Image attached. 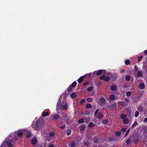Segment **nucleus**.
<instances>
[{"instance_id":"ddd939ff","label":"nucleus","mask_w":147,"mask_h":147,"mask_svg":"<svg viewBox=\"0 0 147 147\" xmlns=\"http://www.w3.org/2000/svg\"><path fill=\"white\" fill-rule=\"evenodd\" d=\"M126 115L124 114H122L120 115L121 118L123 120L126 118Z\"/></svg>"},{"instance_id":"4d7b16f0","label":"nucleus","mask_w":147,"mask_h":147,"mask_svg":"<svg viewBox=\"0 0 147 147\" xmlns=\"http://www.w3.org/2000/svg\"><path fill=\"white\" fill-rule=\"evenodd\" d=\"M69 118V116H68V115H66L65 117V119H68Z\"/></svg>"},{"instance_id":"c85d7f7f","label":"nucleus","mask_w":147,"mask_h":147,"mask_svg":"<svg viewBox=\"0 0 147 147\" xmlns=\"http://www.w3.org/2000/svg\"><path fill=\"white\" fill-rule=\"evenodd\" d=\"M76 145V144L74 142H72L70 146V147H75Z\"/></svg>"},{"instance_id":"bf43d9fd","label":"nucleus","mask_w":147,"mask_h":147,"mask_svg":"<svg viewBox=\"0 0 147 147\" xmlns=\"http://www.w3.org/2000/svg\"><path fill=\"white\" fill-rule=\"evenodd\" d=\"M125 71V70L124 69H123V70H122L121 71V72L122 73H123Z\"/></svg>"},{"instance_id":"c756f323","label":"nucleus","mask_w":147,"mask_h":147,"mask_svg":"<svg viewBox=\"0 0 147 147\" xmlns=\"http://www.w3.org/2000/svg\"><path fill=\"white\" fill-rule=\"evenodd\" d=\"M49 135L50 137H52L55 135V133L53 132H51L49 133Z\"/></svg>"},{"instance_id":"3c124183","label":"nucleus","mask_w":147,"mask_h":147,"mask_svg":"<svg viewBox=\"0 0 147 147\" xmlns=\"http://www.w3.org/2000/svg\"><path fill=\"white\" fill-rule=\"evenodd\" d=\"M60 128L63 129H64L65 128V125H64L63 126L60 127Z\"/></svg>"},{"instance_id":"cd10ccee","label":"nucleus","mask_w":147,"mask_h":147,"mask_svg":"<svg viewBox=\"0 0 147 147\" xmlns=\"http://www.w3.org/2000/svg\"><path fill=\"white\" fill-rule=\"evenodd\" d=\"M130 61L129 60H126L125 61V63L126 65H128L130 64Z\"/></svg>"},{"instance_id":"2eb2a0df","label":"nucleus","mask_w":147,"mask_h":147,"mask_svg":"<svg viewBox=\"0 0 147 147\" xmlns=\"http://www.w3.org/2000/svg\"><path fill=\"white\" fill-rule=\"evenodd\" d=\"M103 70H99L97 71V72L96 73V75L97 76H99L102 73V71H103Z\"/></svg>"},{"instance_id":"a19ab883","label":"nucleus","mask_w":147,"mask_h":147,"mask_svg":"<svg viewBox=\"0 0 147 147\" xmlns=\"http://www.w3.org/2000/svg\"><path fill=\"white\" fill-rule=\"evenodd\" d=\"M7 144L8 145V147H12V144L11 143H8V142H7Z\"/></svg>"},{"instance_id":"37998d69","label":"nucleus","mask_w":147,"mask_h":147,"mask_svg":"<svg viewBox=\"0 0 147 147\" xmlns=\"http://www.w3.org/2000/svg\"><path fill=\"white\" fill-rule=\"evenodd\" d=\"M127 129L126 128H123L121 129V131L123 132H125V131Z\"/></svg>"},{"instance_id":"72a5a7b5","label":"nucleus","mask_w":147,"mask_h":147,"mask_svg":"<svg viewBox=\"0 0 147 147\" xmlns=\"http://www.w3.org/2000/svg\"><path fill=\"white\" fill-rule=\"evenodd\" d=\"M67 89V91H68V92H69L72 90V88L71 86H69L68 88Z\"/></svg>"},{"instance_id":"49530a36","label":"nucleus","mask_w":147,"mask_h":147,"mask_svg":"<svg viewBox=\"0 0 147 147\" xmlns=\"http://www.w3.org/2000/svg\"><path fill=\"white\" fill-rule=\"evenodd\" d=\"M99 111V109H97L95 112L94 115H96L97 114V113L98 112V111Z\"/></svg>"},{"instance_id":"473e14b6","label":"nucleus","mask_w":147,"mask_h":147,"mask_svg":"<svg viewBox=\"0 0 147 147\" xmlns=\"http://www.w3.org/2000/svg\"><path fill=\"white\" fill-rule=\"evenodd\" d=\"M93 87L92 86H90L88 87L87 88V90L89 91H90L92 90Z\"/></svg>"},{"instance_id":"a878e982","label":"nucleus","mask_w":147,"mask_h":147,"mask_svg":"<svg viewBox=\"0 0 147 147\" xmlns=\"http://www.w3.org/2000/svg\"><path fill=\"white\" fill-rule=\"evenodd\" d=\"M17 134L18 136L20 137L22 136L23 133L22 132H19Z\"/></svg>"},{"instance_id":"2f4dec72","label":"nucleus","mask_w":147,"mask_h":147,"mask_svg":"<svg viewBox=\"0 0 147 147\" xmlns=\"http://www.w3.org/2000/svg\"><path fill=\"white\" fill-rule=\"evenodd\" d=\"M77 84V83L76 82H73L72 84V86L73 87H75Z\"/></svg>"},{"instance_id":"9b49d317","label":"nucleus","mask_w":147,"mask_h":147,"mask_svg":"<svg viewBox=\"0 0 147 147\" xmlns=\"http://www.w3.org/2000/svg\"><path fill=\"white\" fill-rule=\"evenodd\" d=\"M142 76V73L141 71L138 72L137 74V76L138 77H141Z\"/></svg>"},{"instance_id":"412c9836","label":"nucleus","mask_w":147,"mask_h":147,"mask_svg":"<svg viewBox=\"0 0 147 147\" xmlns=\"http://www.w3.org/2000/svg\"><path fill=\"white\" fill-rule=\"evenodd\" d=\"M138 110L140 111H142L143 110V108L142 106H139L138 107Z\"/></svg>"},{"instance_id":"a211bd4d","label":"nucleus","mask_w":147,"mask_h":147,"mask_svg":"<svg viewBox=\"0 0 147 147\" xmlns=\"http://www.w3.org/2000/svg\"><path fill=\"white\" fill-rule=\"evenodd\" d=\"M86 100L88 102H91L93 101V99L92 98L89 97Z\"/></svg>"},{"instance_id":"5fc2aeb1","label":"nucleus","mask_w":147,"mask_h":147,"mask_svg":"<svg viewBox=\"0 0 147 147\" xmlns=\"http://www.w3.org/2000/svg\"><path fill=\"white\" fill-rule=\"evenodd\" d=\"M49 147H54V146L53 145L51 144L49 145Z\"/></svg>"},{"instance_id":"6e6d98bb","label":"nucleus","mask_w":147,"mask_h":147,"mask_svg":"<svg viewBox=\"0 0 147 147\" xmlns=\"http://www.w3.org/2000/svg\"><path fill=\"white\" fill-rule=\"evenodd\" d=\"M144 53L145 54H147V50H146L144 51Z\"/></svg>"},{"instance_id":"f3484780","label":"nucleus","mask_w":147,"mask_h":147,"mask_svg":"<svg viewBox=\"0 0 147 147\" xmlns=\"http://www.w3.org/2000/svg\"><path fill=\"white\" fill-rule=\"evenodd\" d=\"M36 142L37 140L36 139H34L31 140L32 143L33 145L36 144Z\"/></svg>"},{"instance_id":"393cba45","label":"nucleus","mask_w":147,"mask_h":147,"mask_svg":"<svg viewBox=\"0 0 147 147\" xmlns=\"http://www.w3.org/2000/svg\"><path fill=\"white\" fill-rule=\"evenodd\" d=\"M131 94V93L130 92H129V91L127 92H126V96H127L129 97L130 96V95Z\"/></svg>"},{"instance_id":"f704fd0d","label":"nucleus","mask_w":147,"mask_h":147,"mask_svg":"<svg viewBox=\"0 0 147 147\" xmlns=\"http://www.w3.org/2000/svg\"><path fill=\"white\" fill-rule=\"evenodd\" d=\"M28 134L27 135V137L28 138H29L31 136V133L30 132H28Z\"/></svg>"},{"instance_id":"f8f14e48","label":"nucleus","mask_w":147,"mask_h":147,"mask_svg":"<svg viewBox=\"0 0 147 147\" xmlns=\"http://www.w3.org/2000/svg\"><path fill=\"white\" fill-rule=\"evenodd\" d=\"M49 115V113L48 112H43L42 115L43 117H46Z\"/></svg>"},{"instance_id":"603ef678","label":"nucleus","mask_w":147,"mask_h":147,"mask_svg":"<svg viewBox=\"0 0 147 147\" xmlns=\"http://www.w3.org/2000/svg\"><path fill=\"white\" fill-rule=\"evenodd\" d=\"M134 68L135 70H137L138 69V67L136 65H135L134 66Z\"/></svg>"},{"instance_id":"680f3d73","label":"nucleus","mask_w":147,"mask_h":147,"mask_svg":"<svg viewBox=\"0 0 147 147\" xmlns=\"http://www.w3.org/2000/svg\"><path fill=\"white\" fill-rule=\"evenodd\" d=\"M94 147H96V146H94Z\"/></svg>"},{"instance_id":"8fccbe9b","label":"nucleus","mask_w":147,"mask_h":147,"mask_svg":"<svg viewBox=\"0 0 147 147\" xmlns=\"http://www.w3.org/2000/svg\"><path fill=\"white\" fill-rule=\"evenodd\" d=\"M144 122H147V118H144Z\"/></svg>"},{"instance_id":"423d86ee","label":"nucleus","mask_w":147,"mask_h":147,"mask_svg":"<svg viewBox=\"0 0 147 147\" xmlns=\"http://www.w3.org/2000/svg\"><path fill=\"white\" fill-rule=\"evenodd\" d=\"M145 87V85L143 83H141L139 85V88L141 89H143Z\"/></svg>"},{"instance_id":"09e8293b","label":"nucleus","mask_w":147,"mask_h":147,"mask_svg":"<svg viewBox=\"0 0 147 147\" xmlns=\"http://www.w3.org/2000/svg\"><path fill=\"white\" fill-rule=\"evenodd\" d=\"M89 83V82H85L84 83V84L85 85H88Z\"/></svg>"},{"instance_id":"f03ea898","label":"nucleus","mask_w":147,"mask_h":147,"mask_svg":"<svg viewBox=\"0 0 147 147\" xmlns=\"http://www.w3.org/2000/svg\"><path fill=\"white\" fill-rule=\"evenodd\" d=\"M100 79L104 80L105 81H108L110 79L109 77H106L105 75H103L100 77Z\"/></svg>"},{"instance_id":"b1692460","label":"nucleus","mask_w":147,"mask_h":147,"mask_svg":"<svg viewBox=\"0 0 147 147\" xmlns=\"http://www.w3.org/2000/svg\"><path fill=\"white\" fill-rule=\"evenodd\" d=\"M137 124H138V123L136 122V121L132 125L131 128H132L134 127H135L136 126V125H137Z\"/></svg>"},{"instance_id":"bb28decb","label":"nucleus","mask_w":147,"mask_h":147,"mask_svg":"<svg viewBox=\"0 0 147 147\" xmlns=\"http://www.w3.org/2000/svg\"><path fill=\"white\" fill-rule=\"evenodd\" d=\"M94 123L91 122L89 123L88 126L89 127H92L94 126Z\"/></svg>"},{"instance_id":"aec40b11","label":"nucleus","mask_w":147,"mask_h":147,"mask_svg":"<svg viewBox=\"0 0 147 147\" xmlns=\"http://www.w3.org/2000/svg\"><path fill=\"white\" fill-rule=\"evenodd\" d=\"M71 98H74L76 96V93L74 92L72 93L71 95Z\"/></svg>"},{"instance_id":"6ab92c4d","label":"nucleus","mask_w":147,"mask_h":147,"mask_svg":"<svg viewBox=\"0 0 147 147\" xmlns=\"http://www.w3.org/2000/svg\"><path fill=\"white\" fill-rule=\"evenodd\" d=\"M131 78V76L129 75H127L125 77V80L127 81L129 80Z\"/></svg>"},{"instance_id":"c9c22d12","label":"nucleus","mask_w":147,"mask_h":147,"mask_svg":"<svg viewBox=\"0 0 147 147\" xmlns=\"http://www.w3.org/2000/svg\"><path fill=\"white\" fill-rule=\"evenodd\" d=\"M108 121L107 120H103L102 121V123L105 124H106L107 123H108Z\"/></svg>"},{"instance_id":"a18cd8bd","label":"nucleus","mask_w":147,"mask_h":147,"mask_svg":"<svg viewBox=\"0 0 147 147\" xmlns=\"http://www.w3.org/2000/svg\"><path fill=\"white\" fill-rule=\"evenodd\" d=\"M85 99H82L80 101V103L81 104H82L84 102Z\"/></svg>"},{"instance_id":"052dcab7","label":"nucleus","mask_w":147,"mask_h":147,"mask_svg":"<svg viewBox=\"0 0 147 147\" xmlns=\"http://www.w3.org/2000/svg\"><path fill=\"white\" fill-rule=\"evenodd\" d=\"M66 122H67V124H69V123L67 121V120H66Z\"/></svg>"},{"instance_id":"4be33fe9","label":"nucleus","mask_w":147,"mask_h":147,"mask_svg":"<svg viewBox=\"0 0 147 147\" xmlns=\"http://www.w3.org/2000/svg\"><path fill=\"white\" fill-rule=\"evenodd\" d=\"M84 120L83 119L81 118L79 119L78 122L79 123H82L84 122Z\"/></svg>"},{"instance_id":"9d476101","label":"nucleus","mask_w":147,"mask_h":147,"mask_svg":"<svg viewBox=\"0 0 147 147\" xmlns=\"http://www.w3.org/2000/svg\"><path fill=\"white\" fill-rule=\"evenodd\" d=\"M100 102L102 104H103L105 102V99L104 98H101L100 100Z\"/></svg>"},{"instance_id":"de8ad7c7","label":"nucleus","mask_w":147,"mask_h":147,"mask_svg":"<svg viewBox=\"0 0 147 147\" xmlns=\"http://www.w3.org/2000/svg\"><path fill=\"white\" fill-rule=\"evenodd\" d=\"M98 140L97 139L94 138V142L95 143H97L98 142Z\"/></svg>"},{"instance_id":"5701e85b","label":"nucleus","mask_w":147,"mask_h":147,"mask_svg":"<svg viewBox=\"0 0 147 147\" xmlns=\"http://www.w3.org/2000/svg\"><path fill=\"white\" fill-rule=\"evenodd\" d=\"M92 107V105L90 104H88L86 106V107L87 108H90Z\"/></svg>"},{"instance_id":"39448f33","label":"nucleus","mask_w":147,"mask_h":147,"mask_svg":"<svg viewBox=\"0 0 147 147\" xmlns=\"http://www.w3.org/2000/svg\"><path fill=\"white\" fill-rule=\"evenodd\" d=\"M60 104H61V100L59 99L58 101L57 106V110H59L60 109Z\"/></svg>"},{"instance_id":"20e7f679","label":"nucleus","mask_w":147,"mask_h":147,"mask_svg":"<svg viewBox=\"0 0 147 147\" xmlns=\"http://www.w3.org/2000/svg\"><path fill=\"white\" fill-rule=\"evenodd\" d=\"M61 106L62 107V108L64 110H66L67 109L68 106L67 104L65 103L61 105Z\"/></svg>"},{"instance_id":"e433bc0d","label":"nucleus","mask_w":147,"mask_h":147,"mask_svg":"<svg viewBox=\"0 0 147 147\" xmlns=\"http://www.w3.org/2000/svg\"><path fill=\"white\" fill-rule=\"evenodd\" d=\"M71 133V131L70 130H68L67 132V135H69Z\"/></svg>"},{"instance_id":"0eeeda50","label":"nucleus","mask_w":147,"mask_h":147,"mask_svg":"<svg viewBox=\"0 0 147 147\" xmlns=\"http://www.w3.org/2000/svg\"><path fill=\"white\" fill-rule=\"evenodd\" d=\"M117 88L116 86L113 85L111 87V90L113 91H115L117 90Z\"/></svg>"},{"instance_id":"dca6fc26","label":"nucleus","mask_w":147,"mask_h":147,"mask_svg":"<svg viewBox=\"0 0 147 147\" xmlns=\"http://www.w3.org/2000/svg\"><path fill=\"white\" fill-rule=\"evenodd\" d=\"M109 98L111 100H113L115 99V96L114 95L111 94L110 95Z\"/></svg>"},{"instance_id":"4c0bfd02","label":"nucleus","mask_w":147,"mask_h":147,"mask_svg":"<svg viewBox=\"0 0 147 147\" xmlns=\"http://www.w3.org/2000/svg\"><path fill=\"white\" fill-rule=\"evenodd\" d=\"M121 132L119 131H118L116 133V135L117 136H119L121 135Z\"/></svg>"},{"instance_id":"79ce46f5","label":"nucleus","mask_w":147,"mask_h":147,"mask_svg":"<svg viewBox=\"0 0 147 147\" xmlns=\"http://www.w3.org/2000/svg\"><path fill=\"white\" fill-rule=\"evenodd\" d=\"M130 142V140L129 139H128L126 142V144H127L128 145V144H129Z\"/></svg>"},{"instance_id":"4468645a","label":"nucleus","mask_w":147,"mask_h":147,"mask_svg":"<svg viewBox=\"0 0 147 147\" xmlns=\"http://www.w3.org/2000/svg\"><path fill=\"white\" fill-rule=\"evenodd\" d=\"M59 115H53V119H57L59 118Z\"/></svg>"},{"instance_id":"7c9ffc66","label":"nucleus","mask_w":147,"mask_h":147,"mask_svg":"<svg viewBox=\"0 0 147 147\" xmlns=\"http://www.w3.org/2000/svg\"><path fill=\"white\" fill-rule=\"evenodd\" d=\"M139 115V112L138 111H136L135 112V116L136 117H137Z\"/></svg>"},{"instance_id":"ea45409f","label":"nucleus","mask_w":147,"mask_h":147,"mask_svg":"<svg viewBox=\"0 0 147 147\" xmlns=\"http://www.w3.org/2000/svg\"><path fill=\"white\" fill-rule=\"evenodd\" d=\"M143 57L142 56H140L138 57V60L139 61H140Z\"/></svg>"},{"instance_id":"f257e3e1","label":"nucleus","mask_w":147,"mask_h":147,"mask_svg":"<svg viewBox=\"0 0 147 147\" xmlns=\"http://www.w3.org/2000/svg\"><path fill=\"white\" fill-rule=\"evenodd\" d=\"M43 124L40 123V121H38L36 124H33L32 125V127L36 130L38 131L42 127Z\"/></svg>"},{"instance_id":"58836bf2","label":"nucleus","mask_w":147,"mask_h":147,"mask_svg":"<svg viewBox=\"0 0 147 147\" xmlns=\"http://www.w3.org/2000/svg\"><path fill=\"white\" fill-rule=\"evenodd\" d=\"M84 144L86 146H88L89 144V143L88 142H84Z\"/></svg>"},{"instance_id":"c03bdc74","label":"nucleus","mask_w":147,"mask_h":147,"mask_svg":"<svg viewBox=\"0 0 147 147\" xmlns=\"http://www.w3.org/2000/svg\"><path fill=\"white\" fill-rule=\"evenodd\" d=\"M129 131H130V129H129L127 131L126 133L125 134L124 136V137H125L128 134V133H129Z\"/></svg>"},{"instance_id":"864d4df0","label":"nucleus","mask_w":147,"mask_h":147,"mask_svg":"<svg viewBox=\"0 0 147 147\" xmlns=\"http://www.w3.org/2000/svg\"><path fill=\"white\" fill-rule=\"evenodd\" d=\"M86 119H87V120H88V121H90V119L89 118V117H87L86 118Z\"/></svg>"},{"instance_id":"1a4fd4ad","label":"nucleus","mask_w":147,"mask_h":147,"mask_svg":"<svg viewBox=\"0 0 147 147\" xmlns=\"http://www.w3.org/2000/svg\"><path fill=\"white\" fill-rule=\"evenodd\" d=\"M84 79L83 76H81L78 79V81L79 83H81L83 81Z\"/></svg>"},{"instance_id":"13d9d810","label":"nucleus","mask_w":147,"mask_h":147,"mask_svg":"<svg viewBox=\"0 0 147 147\" xmlns=\"http://www.w3.org/2000/svg\"><path fill=\"white\" fill-rule=\"evenodd\" d=\"M5 144V143H3V144H2V145H1V147H3V146L4 144Z\"/></svg>"},{"instance_id":"7ed1b4c3","label":"nucleus","mask_w":147,"mask_h":147,"mask_svg":"<svg viewBox=\"0 0 147 147\" xmlns=\"http://www.w3.org/2000/svg\"><path fill=\"white\" fill-rule=\"evenodd\" d=\"M95 116L98 118V119H100L101 118H102L103 117V115L102 113L101 112H99L98 113H97L96 115H95Z\"/></svg>"},{"instance_id":"6e6552de","label":"nucleus","mask_w":147,"mask_h":147,"mask_svg":"<svg viewBox=\"0 0 147 147\" xmlns=\"http://www.w3.org/2000/svg\"><path fill=\"white\" fill-rule=\"evenodd\" d=\"M128 122H129V120L127 118H126L125 119H123V122L124 124H127L128 123Z\"/></svg>"}]
</instances>
